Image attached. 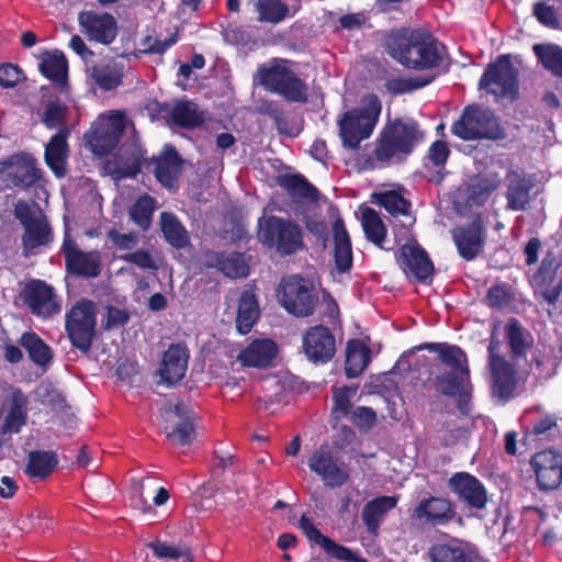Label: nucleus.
Wrapping results in <instances>:
<instances>
[{
    "label": "nucleus",
    "instance_id": "obj_1",
    "mask_svg": "<svg viewBox=\"0 0 562 562\" xmlns=\"http://www.w3.org/2000/svg\"><path fill=\"white\" fill-rule=\"evenodd\" d=\"M386 50L397 63L415 70L437 68L447 56L446 47L424 30L392 32L386 41Z\"/></svg>",
    "mask_w": 562,
    "mask_h": 562
},
{
    "label": "nucleus",
    "instance_id": "obj_2",
    "mask_svg": "<svg viewBox=\"0 0 562 562\" xmlns=\"http://www.w3.org/2000/svg\"><path fill=\"white\" fill-rule=\"evenodd\" d=\"M416 349L436 352L441 363L450 368V372L437 376V386L440 392L450 396L470 395L472 386L468 358L460 347L447 342H426Z\"/></svg>",
    "mask_w": 562,
    "mask_h": 562
},
{
    "label": "nucleus",
    "instance_id": "obj_3",
    "mask_svg": "<svg viewBox=\"0 0 562 562\" xmlns=\"http://www.w3.org/2000/svg\"><path fill=\"white\" fill-rule=\"evenodd\" d=\"M382 105L379 98L368 94L359 106L346 111L338 121L339 135L345 147L356 149L369 138L379 121Z\"/></svg>",
    "mask_w": 562,
    "mask_h": 562
},
{
    "label": "nucleus",
    "instance_id": "obj_4",
    "mask_svg": "<svg viewBox=\"0 0 562 562\" xmlns=\"http://www.w3.org/2000/svg\"><path fill=\"white\" fill-rule=\"evenodd\" d=\"M422 137L416 122L404 119L390 124L379 139L372 168L384 166L393 160H401L407 156Z\"/></svg>",
    "mask_w": 562,
    "mask_h": 562
},
{
    "label": "nucleus",
    "instance_id": "obj_5",
    "mask_svg": "<svg viewBox=\"0 0 562 562\" xmlns=\"http://www.w3.org/2000/svg\"><path fill=\"white\" fill-rule=\"evenodd\" d=\"M257 227L259 241L282 256L296 254L304 247L302 231L291 220L274 215L262 216Z\"/></svg>",
    "mask_w": 562,
    "mask_h": 562
},
{
    "label": "nucleus",
    "instance_id": "obj_6",
    "mask_svg": "<svg viewBox=\"0 0 562 562\" xmlns=\"http://www.w3.org/2000/svg\"><path fill=\"white\" fill-rule=\"evenodd\" d=\"M451 130L456 136L465 140L483 138L497 140L506 136L496 114L476 104L467 106Z\"/></svg>",
    "mask_w": 562,
    "mask_h": 562
},
{
    "label": "nucleus",
    "instance_id": "obj_7",
    "mask_svg": "<svg viewBox=\"0 0 562 562\" xmlns=\"http://www.w3.org/2000/svg\"><path fill=\"white\" fill-rule=\"evenodd\" d=\"M258 81L267 90L278 93L289 101L301 102L307 98L306 85L282 63L260 68Z\"/></svg>",
    "mask_w": 562,
    "mask_h": 562
},
{
    "label": "nucleus",
    "instance_id": "obj_8",
    "mask_svg": "<svg viewBox=\"0 0 562 562\" xmlns=\"http://www.w3.org/2000/svg\"><path fill=\"white\" fill-rule=\"evenodd\" d=\"M124 128L123 113L115 111L101 114L92 130L85 135L86 145L94 155L104 156L116 147Z\"/></svg>",
    "mask_w": 562,
    "mask_h": 562
},
{
    "label": "nucleus",
    "instance_id": "obj_9",
    "mask_svg": "<svg viewBox=\"0 0 562 562\" xmlns=\"http://www.w3.org/2000/svg\"><path fill=\"white\" fill-rule=\"evenodd\" d=\"M278 296L281 305L297 317L311 315L316 303L312 285L299 276L283 278L279 285Z\"/></svg>",
    "mask_w": 562,
    "mask_h": 562
},
{
    "label": "nucleus",
    "instance_id": "obj_10",
    "mask_svg": "<svg viewBox=\"0 0 562 562\" xmlns=\"http://www.w3.org/2000/svg\"><path fill=\"white\" fill-rule=\"evenodd\" d=\"M95 304L89 300L79 301L66 316V330L75 347L88 351L95 331Z\"/></svg>",
    "mask_w": 562,
    "mask_h": 562
},
{
    "label": "nucleus",
    "instance_id": "obj_11",
    "mask_svg": "<svg viewBox=\"0 0 562 562\" xmlns=\"http://www.w3.org/2000/svg\"><path fill=\"white\" fill-rule=\"evenodd\" d=\"M488 353L492 393L499 400H509L518 386V373L509 361L498 355V341L494 337L490 341Z\"/></svg>",
    "mask_w": 562,
    "mask_h": 562
},
{
    "label": "nucleus",
    "instance_id": "obj_12",
    "mask_svg": "<svg viewBox=\"0 0 562 562\" xmlns=\"http://www.w3.org/2000/svg\"><path fill=\"white\" fill-rule=\"evenodd\" d=\"M479 85L496 98L515 99L518 93L517 70L513 67L509 56L503 55L490 65Z\"/></svg>",
    "mask_w": 562,
    "mask_h": 562
},
{
    "label": "nucleus",
    "instance_id": "obj_13",
    "mask_svg": "<svg viewBox=\"0 0 562 562\" xmlns=\"http://www.w3.org/2000/svg\"><path fill=\"white\" fill-rule=\"evenodd\" d=\"M15 215L25 228L23 245L26 254H33L37 247L50 241V227L41 211L32 210L26 203L19 202Z\"/></svg>",
    "mask_w": 562,
    "mask_h": 562
},
{
    "label": "nucleus",
    "instance_id": "obj_14",
    "mask_svg": "<svg viewBox=\"0 0 562 562\" xmlns=\"http://www.w3.org/2000/svg\"><path fill=\"white\" fill-rule=\"evenodd\" d=\"M307 465L326 486L331 488L344 485L349 479L346 464L326 446L319 447L312 453Z\"/></svg>",
    "mask_w": 562,
    "mask_h": 562
},
{
    "label": "nucleus",
    "instance_id": "obj_15",
    "mask_svg": "<svg viewBox=\"0 0 562 562\" xmlns=\"http://www.w3.org/2000/svg\"><path fill=\"white\" fill-rule=\"evenodd\" d=\"M164 416L169 423L165 430L171 443L188 446L193 441L195 414L190 406L184 403L169 404L164 409Z\"/></svg>",
    "mask_w": 562,
    "mask_h": 562
},
{
    "label": "nucleus",
    "instance_id": "obj_16",
    "mask_svg": "<svg viewBox=\"0 0 562 562\" xmlns=\"http://www.w3.org/2000/svg\"><path fill=\"white\" fill-rule=\"evenodd\" d=\"M22 297L30 311L37 317L48 318L58 314L61 304L53 286L41 280L27 282Z\"/></svg>",
    "mask_w": 562,
    "mask_h": 562
},
{
    "label": "nucleus",
    "instance_id": "obj_17",
    "mask_svg": "<svg viewBox=\"0 0 562 562\" xmlns=\"http://www.w3.org/2000/svg\"><path fill=\"white\" fill-rule=\"evenodd\" d=\"M535 291L548 303L553 304L562 292V268L559 258L549 252L532 277Z\"/></svg>",
    "mask_w": 562,
    "mask_h": 562
},
{
    "label": "nucleus",
    "instance_id": "obj_18",
    "mask_svg": "<svg viewBox=\"0 0 562 562\" xmlns=\"http://www.w3.org/2000/svg\"><path fill=\"white\" fill-rule=\"evenodd\" d=\"M456 516L452 503L443 497L430 496L423 498L415 506L411 519L420 526H446Z\"/></svg>",
    "mask_w": 562,
    "mask_h": 562
},
{
    "label": "nucleus",
    "instance_id": "obj_19",
    "mask_svg": "<svg viewBox=\"0 0 562 562\" xmlns=\"http://www.w3.org/2000/svg\"><path fill=\"white\" fill-rule=\"evenodd\" d=\"M303 351L314 363L328 362L336 352V340L329 328L317 325L303 335Z\"/></svg>",
    "mask_w": 562,
    "mask_h": 562
},
{
    "label": "nucleus",
    "instance_id": "obj_20",
    "mask_svg": "<svg viewBox=\"0 0 562 562\" xmlns=\"http://www.w3.org/2000/svg\"><path fill=\"white\" fill-rule=\"evenodd\" d=\"M536 479L541 490H554L562 483V452L544 450L531 459Z\"/></svg>",
    "mask_w": 562,
    "mask_h": 562
},
{
    "label": "nucleus",
    "instance_id": "obj_21",
    "mask_svg": "<svg viewBox=\"0 0 562 562\" xmlns=\"http://www.w3.org/2000/svg\"><path fill=\"white\" fill-rule=\"evenodd\" d=\"M396 259L402 270L417 280H426L434 272L431 260L415 239H409L401 247Z\"/></svg>",
    "mask_w": 562,
    "mask_h": 562
},
{
    "label": "nucleus",
    "instance_id": "obj_22",
    "mask_svg": "<svg viewBox=\"0 0 562 562\" xmlns=\"http://www.w3.org/2000/svg\"><path fill=\"white\" fill-rule=\"evenodd\" d=\"M81 31L89 37L101 44H110L117 34L115 19L109 13H97L94 11H82L78 15Z\"/></svg>",
    "mask_w": 562,
    "mask_h": 562
},
{
    "label": "nucleus",
    "instance_id": "obj_23",
    "mask_svg": "<svg viewBox=\"0 0 562 562\" xmlns=\"http://www.w3.org/2000/svg\"><path fill=\"white\" fill-rule=\"evenodd\" d=\"M449 488L469 507L484 509L487 504V492L484 485L467 472L453 474L448 481Z\"/></svg>",
    "mask_w": 562,
    "mask_h": 562
},
{
    "label": "nucleus",
    "instance_id": "obj_24",
    "mask_svg": "<svg viewBox=\"0 0 562 562\" xmlns=\"http://www.w3.org/2000/svg\"><path fill=\"white\" fill-rule=\"evenodd\" d=\"M63 254L69 271L85 277H97L100 272V256L97 251L79 250L69 234L65 233Z\"/></svg>",
    "mask_w": 562,
    "mask_h": 562
},
{
    "label": "nucleus",
    "instance_id": "obj_25",
    "mask_svg": "<svg viewBox=\"0 0 562 562\" xmlns=\"http://www.w3.org/2000/svg\"><path fill=\"white\" fill-rule=\"evenodd\" d=\"M299 527L311 542L322 547L330 557L346 562H366L350 549L324 536L306 516L300 518Z\"/></svg>",
    "mask_w": 562,
    "mask_h": 562
},
{
    "label": "nucleus",
    "instance_id": "obj_26",
    "mask_svg": "<svg viewBox=\"0 0 562 562\" xmlns=\"http://www.w3.org/2000/svg\"><path fill=\"white\" fill-rule=\"evenodd\" d=\"M189 351L184 345L175 344L164 352L159 368L161 380L173 385L184 378L188 369Z\"/></svg>",
    "mask_w": 562,
    "mask_h": 562
},
{
    "label": "nucleus",
    "instance_id": "obj_27",
    "mask_svg": "<svg viewBox=\"0 0 562 562\" xmlns=\"http://www.w3.org/2000/svg\"><path fill=\"white\" fill-rule=\"evenodd\" d=\"M27 396L21 390H13L3 406L2 434H18L27 420Z\"/></svg>",
    "mask_w": 562,
    "mask_h": 562
},
{
    "label": "nucleus",
    "instance_id": "obj_28",
    "mask_svg": "<svg viewBox=\"0 0 562 562\" xmlns=\"http://www.w3.org/2000/svg\"><path fill=\"white\" fill-rule=\"evenodd\" d=\"M278 346L272 339H255L244 347L237 360L245 367L266 368L269 367L277 357Z\"/></svg>",
    "mask_w": 562,
    "mask_h": 562
},
{
    "label": "nucleus",
    "instance_id": "obj_29",
    "mask_svg": "<svg viewBox=\"0 0 562 562\" xmlns=\"http://www.w3.org/2000/svg\"><path fill=\"white\" fill-rule=\"evenodd\" d=\"M126 67L124 57L104 58L92 67L91 77L100 89L109 91L122 83Z\"/></svg>",
    "mask_w": 562,
    "mask_h": 562
},
{
    "label": "nucleus",
    "instance_id": "obj_30",
    "mask_svg": "<svg viewBox=\"0 0 562 562\" xmlns=\"http://www.w3.org/2000/svg\"><path fill=\"white\" fill-rule=\"evenodd\" d=\"M431 562H475V554L464 542L451 538L432 544Z\"/></svg>",
    "mask_w": 562,
    "mask_h": 562
},
{
    "label": "nucleus",
    "instance_id": "obj_31",
    "mask_svg": "<svg viewBox=\"0 0 562 562\" xmlns=\"http://www.w3.org/2000/svg\"><path fill=\"white\" fill-rule=\"evenodd\" d=\"M451 233L460 256L465 260L475 258L484 241L481 224L473 222L468 226L457 227Z\"/></svg>",
    "mask_w": 562,
    "mask_h": 562
},
{
    "label": "nucleus",
    "instance_id": "obj_32",
    "mask_svg": "<svg viewBox=\"0 0 562 562\" xmlns=\"http://www.w3.org/2000/svg\"><path fill=\"white\" fill-rule=\"evenodd\" d=\"M69 128H61L53 135L45 147V161L57 178L66 175V160L68 157L67 138Z\"/></svg>",
    "mask_w": 562,
    "mask_h": 562
},
{
    "label": "nucleus",
    "instance_id": "obj_33",
    "mask_svg": "<svg viewBox=\"0 0 562 562\" xmlns=\"http://www.w3.org/2000/svg\"><path fill=\"white\" fill-rule=\"evenodd\" d=\"M181 159L177 150L167 145L158 157H153L149 166L156 179L165 187H171L180 172Z\"/></svg>",
    "mask_w": 562,
    "mask_h": 562
},
{
    "label": "nucleus",
    "instance_id": "obj_34",
    "mask_svg": "<svg viewBox=\"0 0 562 562\" xmlns=\"http://www.w3.org/2000/svg\"><path fill=\"white\" fill-rule=\"evenodd\" d=\"M507 182V207L513 211H522L530 201V190L533 184L525 175L510 171L506 177Z\"/></svg>",
    "mask_w": 562,
    "mask_h": 562
},
{
    "label": "nucleus",
    "instance_id": "obj_35",
    "mask_svg": "<svg viewBox=\"0 0 562 562\" xmlns=\"http://www.w3.org/2000/svg\"><path fill=\"white\" fill-rule=\"evenodd\" d=\"M397 496H380L367 503L362 509V520L372 535H378L381 522L386 514L396 507Z\"/></svg>",
    "mask_w": 562,
    "mask_h": 562
},
{
    "label": "nucleus",
    "instance_id": "obj_36",
    "mask_svg": "<svg viewBox=\"0 0 562 562\" xmlns=\"http://www.w3.org/2000/svg\"><path fill=\"white\" fill-rule=\"evenodd\" d=\"M10 188H30L40 179V170L34 160L27 156L11 157Z\"/></svg>",
    "mask_w": 562,
    "mask_h": 562
},
{
    "label": "nucleus",
    "instance_id": "obj_37",
    "mask_svg": "<svg viewBox=\"0 0 562 562\" xmlns=\"http://www.w3.org/2000/svg\"><path fill=\"white\" fill-rule=\"evenodd\" d=\"M206 263L210 267H216L229 278H244L247 277L249 272L248 265L244 256L239 252H212L207 255Z\"/></svg>",
    "mask_w": 562,
    "mask_h": 562
},
{
    "label": "nucleus",
    "instance_id": "obj_38",
    "mask_svg": "<svg viewBox=\"0 0 562 562\" xmlns=\"http://www.w3.org/2000/svg\"><path fill=\"white\" fill-rule=\"evenodd\" d=\"M335 241V261L340 271H346L352 262L351 243L341 218H336L333 225Z\"/></svg>",
    "mask_w": 562,
    "mask_h": 562
},
{
    "label": "nucleus",
    "instance_id": "obj_39",
    "mask_svg": "<svg viewBox=\"0 0 562 562\" xmlns=\"http://www.w3.org/2000/svg\"><path fill=\"white\" fill-rule=\"evenodd\" d=\"M370 361V350L360 340H350L346 349V375L348 378L359 376Z\"/></svg>",
    "mask_w": 562,
    "mask_h": 562
},
{
    "label": "nucleus",
    "instance_id": "obj_40",
    "mask_svg": "<svg viewBox=\"0 0 562 562\" xmlns=\"http://www.w3.org/2000/svg\"><path fill=\"white\" fill-rule=\"evenodd\" d=\"M259 317V306L256 295L252 291L243 292L239 299L236 326L240 334H247L251 330L254 324Z\"/></svg>",
    "mask_w": 562,
    "mask_h": 562
},
{
    "label": "nucleus",
    "instance_id": "obj_41",
    "mask_svg": "<svg viewBox=\"0 0 562 562\" xmlns=\"http://www.w3.org/2000/svg\"><path fill=\"white\" fill-rule=\"evenodd\" d=\"M250 4L259 22L278 24L289 16V7L281 0H250Z\"/></svg>",
    "mask_w": 562,
    "mask_h": 562
},
{
    "label": "nucleus",
    "instance_id": "obj_42",
    "mask_svg": "<svg viewBox=\"0 0 562 562\" xmlns=\"http://www.w3.org/2000/svg\"><path fill=\"white\" fill-rule=\"evenodd\" d=\"M56 454L48 451H33L29 454L25 473L33 480L47 477L56 468Z\"/></svg>",
    "mask_w": 562,
    "mask_h": 562
},
{
    "label": "nucleus",
    "instance_id": "obj_43",
    "mask_svg": "<svg viewBox=\"0 0 562 562\" xmlns=\"http://www.w3.org/2000/svg\"><path fill=\"white\" fill-rule=\"evenodd\" d=\"M40 69L45 77L57 85L66 83L68 63L63 53L56 50L44 54Z\"/></svg>",
    "mask_w": 562,
    "mask_h": 562
},
{
    "label": "nucleus",
    "instance_id": "obj_44",
    "mask_svg": "<svg viewBox=\"0 0 562 562\" xmlns=\"http://www.w3.org/2000/svg\"><path fill=\"white\" fill-rule=\"evenodd\" d=\"M142 158V150L137 146L122 148L114 161V172L119 178L136 176L140 169Z\"/></svg>",
    "mask_w": 562,
    "mask_h": 562
},
{
    "label": "nucleus",
    "instance_id": "obj_45",
    "mask_svg": "<svg viewBox=\"0 0 562 562\" xmlns=\"http://www.w3.org/2000/svg\"><path fill=\"white\" fill-rule=\"evenodd\" d=\"M160 226L167 241L177 248L184 247L189 241L187 229L180 221L171 213L162 212Z\"/></svg>",
    "mask_w": 562,
    "mask_h": 562
},
{
    "label": "nucleus",
    "instance_id": "obj_46",
    "mask_svg": "<svg viewBox=\"0 0 562 562\" xmlns=\"http://www.w3.org/2000/svg\"><path fill=\"white\" fill-rule=\"evenodd\" d=\"M361 225L367 238L379 247L384 248L383 241L386 229L378 212L366 207L362 211Z\"/></svg>",
    "mask_w": 562,
    "mask_h": 562
},
{
    "label": "nucleus",
    "instance_id": "obj_47",
    "mask_svg": "<svg viewBox=\"0 0 562 562\" xmlns=\"http://www.w3.org/2000/svg\"><path fill=\"white\" fill-rule=\"evenodd\" d=\"M506 336L510 349L515 356H524L533 344V339L530 333L526 330L516 319H512L506 325Z\"/></svg>",
    "mask_w": 562,
    "mask_h": 562
},
{
    "label": "nucleus",
    "instance_id": "obj_48",
    "mask_svg": "<svg viewBox=\"0 0 562 562\" xmlns=\"http://www.w3.org/2000/svg\"><path fill=\"white\" fill-rule=\"evenodd\" d=\"M21 345L29 352L31 360L38 366L47 364L53 358L50 348L34 333L23 334Z\"/></svg>",
    "mask_w": 562,
    "mask_h": 562
},
{
    "label": "nucleus",
    "instance_id": "obj_49",
    "mask_svg": "<svg viewBox=\"0 0 562 562\" xmlns=\"http://www.w3.org/2000/svg\"><path fill=\"white\" fill-rule=\"evenodd\" d=\"M357 386L333 387V408L331 415L336 420H340L350 414L351 403L357 394Z\"/></svg>",
    "mask_w": 562,
    "mask_h": 562
},
{
    "label": "nucleus",
    "instance_id": "obj_50",
    "mask_svg": "<svg viewBox=\"0 0 562 562\" xmlns=\"http://www.w3.org/2000/svg\"><path fill=\"white\" fill-rule=\"evenodd\" d=\"M171 121L182 127H195L202 122L195 103L190 101L179 102L170 113Z\"/></svg>",
    "mask_w": 562,
    "mask_h": 562
},
{
    "label": "nucleus",
    "instance_id": "obj_51",
    "mask_svg": "<svg viewBox=\"0 0 562 562\" xmlns=\"http://www.w3.org/2000/svg\"><path fill=\"white\" fill-rule=\"evenodd\" d=\"M155 209L156 201L151 196L144 194L131 206L130 216L142 229H147L150 226Z\"/></svg>",
    "mask_w": 562,
    "mask_h": 562
},
{
    "label": "nucleus",
    "instance_id": "obj_52",
    "mask_svg": "<svg viewBox=\"0 0 562 562\" xmlns=\"http://www.w3.org/2000/svg\"><path fill=\"white\" fill-rule=\"evenodd\" d=\"M542 65L554 76L562 77V48L558 45H536L533 47Z\"/></svg>",
    "mask_w": 562,
    "mask_h": 562
},
{
    "label": "nucleus",
    "instance_id": "obj_53",
    "mask_svg": "<svg viewBox=\"0 0 562 562\" xmlns=\"http://www.w3.org/2000/svg\"><path fill=\"white\" fill-rule=\"evenodd\" d=\"M378 201L390 214L406 215L409 210V202L403 195V189L387 190L378 194Z\"/></svg>",
    "mask_w": 562,
    "mask_h": 562
},
{
    "label": "nucleus",
    "instance_id": "obj_54",
    "mask_svg": "<svg viewBox=\"0 0 562 562\" xmlns=\"http://www.w3.org/2000/svg\"><path fill=\"white\" fill-rule=\"evenodd\" d=\"M158 559L177 561L184 559L191 562V554L188 547L182 544L168 543L165 541H153L148 544Z\"/></svg>",
    "mask_w": 562,
    "mask_h": 562
},
{
    "label": "nucleus",
    "instance_id": "obj_55",
    "mask_svg": "<svg viewBox=\"0 0 562 562\" xmlns=\"http://www.w3.org/2000/svg\"><path fill=\"white\" fill-rule=\"evenodd\" d=\"M67 106L59 102L50 101L45 108L43 123L48 128H67L65 126Z\"/></svg>",
    "mask_w": 562,
    "mask_h": 562
},
{
    "label": "nucleus",
    "instance_id": "obj_56",
    "mask_svg": "<svg viewBox=\"0 0 562 562\" xmlns=\"http://www.w3.org/2000/svg\"><path fill=\"white\" fill-rule=\"evenodd\" d=\"M432 77L391 79L386 82V88L392 93L403 94L429 85L432 81Z\"/></svg>",
    "mask_w": 562,
    "mask_h": 562
},
{
    "label": "nucleus",
    "instance_id": "obj_57",
    "mask_svg": "<svg viewBox=\"0 0 562 562\" xmlns=\"http://www.w3.org/2000/svg\"><path fill=\"white\" fill-rule=\"evenodd\" d=\"M350 419L359 428L369 429L374 426L376 414L370 407L358 406L350 412Z\"/></svg>",
    "mask_w": 562,
    "mask_h": 562
},
{
    "label": "nucleus",
    "instance_id": "obj_58",
    "mask_svg": "<svg viewBox=\"0 0 562 562\" xmlns=\"http://www.w3.org/2000/svg\"><path fill=\"white\" fill-rule=\"evenodd\" d=\"M24 79L22 70L13 64L0 66V86L2 88H13Z\"/></svg>",
    "mask_w": 562,
    "mask_h": 562
},
{
    "label": "nucleus",
    "instance_id": "obj_59",
    "mask_svg": "<svg viewBox=\"0 0 562 562\" xmlns=\"http://www.w3.org/2000/svg\"><path fill=\"white\" fill-rule=\"evenodd\" d=\"M512 293L507 285L496 284L488 290L486 301L490 306L502 308L509 304Z\"/></svg>",
    "mask_w": 562,
    "mask_h": 562
},
{
    "label": "nucleus",
    "instance_id": "obj_60",
    "mask_svg": "<svg viewBox=\"0 0 562 562\" xmlns=\"http://www.w3.org/2000/svg\"><path fill=\"white\" fill-rule=\"evenodd\" d=\"M35 395L38 401L48 406H56L63 401L60 394L56 392L50 383H41L35 390Z\"/></svg>",
    "mask_w": 562,
    "mask_h": 562
},
{
    "label": "nucleus",
    "instance_id": "obj_61",
    "mask_svg": "<svg viewBox=\"0 0 562 562\" xmlns=\"http://www.w3.org/2000/svg\"><path fill=\"white\" fill-rule=\"evenodd\" d=\"M120 259L126 262H132L142 269L155 270L158 268L157 263L151 258V256L144 250L125 254L121 256Z\"/></svg>",
    "mask_w": 562,
    "mask_h": 562
},
{
    "label": "nucleus",
    "instance_id": "obj_62",
    "mask_svg": "<svg viewBox=\"0 0 562 562\" xmlns=\"http://www.w3.org/2000/svg\"><path fill=\"white\" fill-rule=\"evenodd\" d=\"M109 238L119 249L130 250L138 244L135 233H120L115 229L109 232Z\"/></svg>",
    "mask_w": 562,
    "mask_h": 562
},
{
    "label": "nucleus",
    "instance_id": "obj_63",
    "mask_svg": "<svg viewBox=\"0 0 562 562\" xmlns=\"http://www.w3.org/2000/svg\"><path fill=\"white\" fill-rule=\"evenodd\" d=\"M293 194L305 200L314 201L316 199V190L304 179H294L292 186Z\"/></svg>",
    "mask_w": 562,
    "mask_h": 562
},
{
    "label": "nucleus",
    "instance_id": "obj_64",
    "mask_svg": "<svg viewBox=\"0 0 562 562\" xmlns=\"http://www.w3.org/2000/svg\"><path fill=\"white\" fill-rule=\"evenodd\" d=\"M449 155L448 146L445 142L437 140L435 142L428 153V158L436 166H441L446 162Z\"/></svg>",
    "mask_w": 562,
    "mask_h": 562
}]
</instances>
